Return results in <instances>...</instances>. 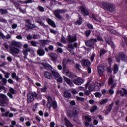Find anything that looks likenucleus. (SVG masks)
Listing matches in <instances>:
<instances>
[{"instance_id": "nucleus-1", "label": "nucleus", "mask_w": 127, "mask_h": 127, "mask_svg": "<svg viewBox=\"0 0 127 127\" xmlns=\"http://www.w3.org/2000/svg\"><path fill=\"white\" fill-rule=\"evenodd\" d=\"M47 107L49 109H51V107H53L54 109H57V102L54 100L52 99V97L51 96H47Z\"/></svg>"}, {"instance_id": "nucleus-2", "label": "nucleus", "mask_w": 127, "mask_h": 127, "mask_svg": "<svg viewBox=\"0 0 127 127\" xmlns=\"http://www.w3.org/2000/svg\"><path fill=\"white\" fill-rule=\"evenodd\" d=\"M101 4L102 6H103V7L108 11H111V12L115 11L116 6L114 4L109 2H102Z\"/></svg>"}, {"instance_id": "nucleus-3", "label": "nucleus", "mask_w": 127, "mask_h": 127, "mask_svg": "<svg viewBox=\"0 0 127 127\" xmlns=\"http://www.w3.org/2000/svg\"><path fill=\"white\" fill-rule=\"evenodd\" d=\"M67 10L65 9H58L55 10L54 11V14L59 20H64V18L60 15V13H64V12H66Z\"/></svg>"}, {"instance_id": "nucleus-4", "label": "nucleus", "mask_w": 127, "mask_h": 127, "mask_svg": "<svg viewBox=\"0 0 127 127\" xmlns=\"http://www.w3.org/2000/svg\"><path fill=\"white\" fill-rule=\"evenodd\" d=\"M116 62H120L121 59L124 62H127V56L124 53H119L118 55L116 57Z\"/></svg>"}, {"instance_id": "nucleus-5", "label": "nucleus", "mask_w": 127, "mask_h": 127, "mask_svg": "<svg viewBox=\"0 0 127 127\" xmlns=\"http://www.w3.org/2000/svg\"><path fill=\"white\" fill-rule=\"evenodd\" d=\"M80 110L78 109V108L75 107L73 108V111H69L67 112V117L68 118H72V117H75V116H77L78 114H79Z\"/></svg>"}, {"instance_id": "nucleus-6", "label": "nucleus", "mask_w": 127, "mask_h": 127, "mask_svg": "<svg viewBox=\"0 0 127 127\" xmlns=\"http://www.w3.org/2000/svg\"><path fill=\"white\" fill-rule=\"evenodd\" d=\"M38 94L35 92L29 93L27 95V102L30 103L34 101V98H37Z\"/></svg>"}, {"instance_id": "nucleus-7", "label": "nucleus", "mask_w": 127, "mask_h": 127, "mask_svg": "<svg viewBox=\"0 0 127 127\" xmlns=\"http://www.w3.org/2000/svg\"><path fill=\"white\" fill-rule=\"evenodd\" d=\"M108 85H110L111 89H114L117 86V82L115 80V77L110 75L108 80Z\"/></svg>"}, {"instance_id": "nucleus-8", "label": "nucleus", "mask_w": 127, "mask_h": 127, "mask_svg": "<svg viewBox=\"0 0 127 127\" xmlns=\"http://www.w3.org/2000/svg\"><path fill=\"white\" fill-rule=\"evenodd\" d=\"M66 40L69 42V44H72V43L77 41V37H76V36H71L70 35H69L66 37Z\"/></svg>"}, {"instance_id": "nucleus-9", "label": "nucleus", "mask_w": 127, "mask_h": 127, "mask_svg": "<svg viewBox=\"0 0 127 127\" xmlns=\"http://www.w3.org/2000/svg\"><path fill=\"white\" fill-rule=\"evenodd\" d=\"M10 53L13 56H15L16 54H19L20 52L19 49L16 47L10 48Z\"/></svg>"}, {"instance_id": "nucleus-10", "label": "nucleus", "mask_w": 127, "mask_h": 127, "mask_svg": "<svg viewBox=\"0 0 127 127\" xmlns=\"http://www.w3.org/2000/svg\"><path fill=\"white\" fill-rule=\"evenodd\" d=\"M84 120L86 122L84 123V126L85 127H89L90 126V123L92 122V117L89 115L84 116Z\"/></svg>"}, {"instance_id": "nucleus-11", "label": "nucleus", "mask_w": 127, "mask_h": 127, "mask_svg": "<svg viewBox=\"0 0 127 127\" xmlns=\"http://www.w3.org/2000/svg\"><path fill=\"white\" fill-rule=\"evenodd\" d=\"M96 42H97V39H91L90 40L87 41L85 42V44L86 46L90 47L92 46V45H94V44H95Z\"/></svg>"}, {"instance_id": "nucleus-12", "label": "nucleus", "mask_w": 127, "mask_h": 127, "mask_svg": "<svg viewBox=\"0 0 127 127\" xmlns=\"http://www.w3.org/2000/svg\"><path fill=\"white\" fill-rule=\"evenodd\" d=\"M73 83L75 85H77L78 86H80V85H82L84 83V80L82 78L78 77L76 79L73 80Z\"/></svg>"}, {"instance_id": "nucleus-13", "label": "nucleus", "mask_w": 127, "mask_h": 127, "mask_svg": "<svg viewBox=\"0 0 127 127\" xmlns=\"http://www.w3.org/2000/svg\"><path fill=\"white\" fill-rule=\"evenodd\" d=\"M49 57L51 58L52 61H56L58 59V55L54 53L49 54Z\"/></svg>"}, {"instance_id": "nucleus-14", "label": "nucleus", "mask_w": 127, "mask_h": 127, "mask_svg": "<svg viewBox=\"0 0 127 127\" xmlns=\"http://www.w3.org/2000/svg\"><path fill=\"white\" fill-rule=\"evenodd\" d=\"M98 73L100 76H102L104 74L105 71V66L103 65H99L98 67Z\"/></svg>"}, {"instance_id": "nucleus-15", "label": "nucleus", "mask_w": 127, "mask_h": 127, "mask_svg": "<svg viewBox=\"0 0 127 127\" xmlns=\"http://www.w3.org/2000/svg\"><path fill=\"white\" fill-rule=\"evenodd\" d=\"M11 45H13V46H16V47H19V48H20V47H22V44L20 43V42H17L16 41H12L11 42Z\"/></svg>"}, {"instance_id": "nucleus-16", "label": "nucleus", "mask_w": 127, "mask_h": 127, "mask_svg": "<svg viewBox=\"0 0 127 127\" xmlns=\"http://www.w3.org/2000/svg\"><path fill=\"white\" fill-rule=\"evenodd\" d=\"M52 75L53 77H55V78H58L60 77V74H59V72H58V71L56 69H53L51 70Z\"/></svg>"}, {"instance_id": "nucleus-17", "label": "nucleus", "mask_w": 127, "mask_h": 127, "mask_svg": "<svg viewBox=\"0 0 127 127\" xmlns=\"http://www.w3.org/2000/svg\"><path fill=\"white\" fill-rule=\"evenodd\" d=\"M81 64L84 66H90L91 65V62L88 60H82L81 61Z\"/></svg>"}, {"instance_id": "nucleus-18", "label": "nucleus", "mask_w": 127, "mask_h": 127, "mask_svg": "<svg viewBox=\"0 0 127 127\" xmlns=\"http://www.w3.org/2000/svg\"><path fill=\"white\" fill-rule=\"evenodd\" d=\"M44 77L45 78H47V79L51 80V79H52V74L51 73V72L46 71L44 73Z\"/></svg>"}, {"instance_id": "nucleus-19", "label": "nucleus", "mask_w": 127, "mask_h": 127, "mask_svg": "<svg viewBox=\"0 0 127 127\" xmlns=\"http://www.w3.org/2000/svg\"><path fill=\"white\" fill-rule=\"evenodd\" d=\"M64 80L66 82V84H68L70 87H74V84L72 83L70 79L65 76H64Z\"/></svg>"}, {"instance_id": "nucleus-20", "label": "nucleus", "mask_w": 127, "mask_h": 127, "mask_svg": "<svg viewBox=\"0 0 127 127\" xmlns=\"http://www.w3.org/2000/svg\"><path fill=\"white\" fill-rule=\"evenodd\" d=\"M27 22L28 24L26 25V26L29 29H32L33 28H35V25L30 23V20H27Z\"/></svg>"}, {"instance_id": "nucleus-21", "label": "nucleus", "mask_w": 127, "mask_h": 127, "mask_svg": "<svg viewBox=\"0 0 127 127\" xmlns=\"http://www.w3.org/2000/svg\"><path fill=\"white\" fill-rule=\"evenodd\" d=\"M80 9L83 15H89V12L86 9V8H85V7L81 6Z\"/></svg>"}, {"instance_id": "nucleus-22", "label": "nucleus", "mask_w": 127, "mask_h": 127, "mask_svg": "<svg viewBox=\"0 0 127 127\" xmlns=\"http://www.w3.org/2000/svg\"><path fill=\"white\" fill-rule=\"evenodd\" d=\"M64 71L65 72L67 77H69V78H72V77H73V72H71L69 69H65Z\"/></svg>"}, {"instance_id": "nucleus-23", "label": "nucleus", "mask_w": 127, "mask_h": 127, "mask_svg": "<svg viewBox=\"0 0 127 127\" xmlns=\"http://www.w3.org/2000/svg\"><path fill=\"white\" fill-rule=\"evenodd\" d=\"M37 54L39 56H44L45 55V51L44 49H40L38 50Z\"/></svg>"}, {"instance_id": "nucleus-24", "label": "nucleus", "mask_w": 127, "mask_h": 127, "mask_svg": "<svg viewBox=\"0 0 127 127\" xmlns=\"http://www.w3.org/2000/svg\"><path fill=\"white\" fill-rule=\"evenodd\" d=\"M43 65L46 70H52L53 69L52 66L48 64H43Z\"/></svg>"}, {"instance_id": "nucleus-25", "label": "nucleus", "mask_w": 127, "mask_h": 127, "mask_svg": "<svg viewBox=\"0 0 127 127\" xmlns=\"http://www.w3.org/2000/svg\"><path fill=\"white\" fill-rule=\"evenodd\" d=\"M73 49H74V47L73 46V44H68L67 50L72 54H73L74 53V52L73 51Z\"/></svg>"}, {"instance_id": "nucleus-26", "label": "nucleus", "mask_w": 127, "mask_h": 127, "mask_svg": "<svg viewBox=\"0 0 127 127\" xmlns=\"http://www.w3.org/2000/svg\"><path fill=\"white\" fill-rule=\"evenodd\" d=\"M47 21L48 23L51 25V26H53V27H56V25L55 24V23L51 19H47Z\"/></svg>"}, {"instance_id": "nucleus-27", "label": "nucleus", "mask_w": 127, "mask_h": 127, "mask_svg": "<svg viewBox=\"0 0 127 127\" xmlns=\"http://www.w3.org/2000/svg\"><path fill=\"white\" fill-rule=\"evenodd\" d=\"M113 106H114V103H111L109 107L108 108V109L105 112L106 115H109V114L111 113V111H112V109H113Z\"/></svg>"}, {"instance_id": "nucleus-28", "label": "nucleus", "mask_w": 127, "mask_h": 127, "mask_svg": "<svg viewBox=\"0 0 127 127\" xmlns=\"http://www.w3.org/2000/svg\"><path fill=\"white\" fill-rule=\"evenodd\" d=\"M51 41L48 40H42L40 41V43L42 44V45H46L49 44V43Z\"/></svg>"}, {"instance_id": "nucleus-29", "label": "nucleus", "mask_w": 127, "mask_h": 127, "mask_svg": "<svg viewBox=\"0 0 127 127\" xmlns=\"http://www.w3.org/2000/svg\"><path fill=\"white\" fill-rule=\"evenodd\" d=\"M64 121L67 127H73V125H72V124L70 123V122L69 121V120H68V119H67V118L64 119Z\"/></svg>"}, {"instance_id": "nucleus-30", "label": "nucleus", "mask_w": 127, "mask_h": 127, "mask_svg": "<svg viewBox=\"0 0 127 127\" xmlns=\"http://www.w3.org/2000/svg\"><path fill=\"white\" fill-rule=\"evenodd\" d=\"M113 72L114 74H117L119 72V66L118 64H115L114 65Z\"/></svg>"}, {"instance_id": "nucleus-31", "label": "nucleus", "mask_w": 127, "mask_h": 127, "mask_svg": "<svg viewBox=\"0 0 127 127\" xmlns=\"http://www.w3.org/2000/svg\"><path fill=\"white\" fill-rule=\"evenodd\" d=\"M74 23L76 24V25H81V24H82V18L81 17V16H79L78 19L76 22H74Z\"/></svg>"}, {"instance_id": "nucleus-32", "label": "nucleus", "mask_w": 127, "mask_h": 127, "mask_svg": "<svg viewBox=\"0 0 127 127\" xmlns=\"http://www.w3.org/2000/svg\"><path fill=\"white\" fill-rule=\"evenodd\" d=\"M64 97L67 99H69V98H71V93L67 91H65L64 93Z\"/></svg>"}, {"instance_id": "nucleus-33", "label": "nucleus", "mask_w": 127, "mask_h": 127, "mask_svg": "<svg viewBox=\"0 0 127 127\" xmlns=\"http://www.w3.org/2000/svg\"><path fill=\"white\" fill-rule=\"evenodd\" d=\"M28 52H30V49H28L27 50H23L22 51L24 56H27V55H28Z\"/></svg>"}, {"instance_id": "nucleus-34", "label": "nucleus", "mask_w": 127, "mask_h": 127, "mask_svg": "<svg viewBox=\"0 0 127 127\" xmlns=\"http://www.w3.org/2000/svg\"><path fill=\"white\" fill-rule=\"evenodd\" d=\"M1 71L2 72V73H3V74H4V77L5 78H6V79H8V78H9V72H5V71H4L3 70L1 69Z\"/></svg>"}, {"instance_id": "nucleus-35", "label": "nucleus", "mask_w": 127, "mask_h": 127, "mask_svg": "<svg viewBox=\"0 0 127 127\" xmlns=\"http://www.w3.org/2000/svg\"><path fill=\"white\" fill-rule=\"evenodd\" d=\"M0 13H1V14H6V13H7V10L5 9H2L1 8L0 9Z\"/></svg>"}, {"instance_id": "nucleus-36", "label": "nucleus", "mask_w": 127, "mask_h": 127, "mask_svg": "<svg viewBox=\"0 0 127 127\" xmlns=\"http://www.w3.org/2000/svg\"><path fill=\"white\" fill-rule=\"evenodd\" d=\"M66 65H67V61L66 60H63V70L66 69Z\"/></svg>"}, {"instance_id": "nucleus-37", "label": "nucleus", "mask_w": 127, "mask_h": 127, "mask_svg": "<svg viewBox=\"0 0 127 127\" xmlns=\"http://www.w3.org/2000/svg\"><path fill=\"white\" fill-rule=\"evenodd\" d=\"M107 52V51H106L105 49H102L100 51V57H102V56H104L105 55V54Z\"/></svg>"}, {"instance_id": "nucleus-38", "label": "nucleus", "mask_w": 127, "mask_h": 127, "mask_svg": "<svg viewBox=\"0 0 127 127\" xmlns=\"http://www.w3.org/2000/svg\"><path fill=\"white\" fill-rule=\"evenodd\" d=\"M97 109H98V107H97V106H93L90 110L91 113H94L95 111H97Z\"/></svg>"}, {"instance_id": "nucleus-39", "label": "nucleus", "mask_w": 127, "mask_h": 127, "mask_svg": "<svg viewBox=\"0 0 127 127\" xmlns=\"http://www.w3.org/2000/svg\"><path fill=\"white\" fill-rule=\"evenodd\" d=\"M8 102V100H2L1 101V106H3V107H4V106H5V105H7V102Z\"/></svg>"}, {"instance_id": "nucleus-40", "label": "nucleus", "mask_w": 127, "mask_h": 127, "mask_svg": "<svg viewBox=\"0 0 127 127\" xmlns=\"http://www.w3.org/2000/svg\"><path fill=\"white\" fill-rule=\"evenodd\" d=\"M9 111H7L5 113H2L1 116L2 117H5V118H7V117L9 116Z\"/></svg>"}, {"instance_id": "nucleus-41", "label": "nucleus", "mask_w": 127, "mask_h": 127, "mask_svg": "<svg viewBox=\"0 0 127 127\" xmlns=\"http://www.w3.org/2000/svg\"><path fill=\"white\" fill-rule=\"evenodd\" d=\"M37 9H38L39 11H41V12H44V8L42 6H38Z\"/></svg>"}, {"instance_id": "nucleus-42", "label": "nucleus", "mask_w": 127, "mask_h": 127, "mask_svg": "<svg viewBox=\"0 0 127 127\" xmlns=\"http://www.w3.org/2000/svg\"><path fill=\"white\" fill-rule=\"evenodd\" d=\"M33 39H39L40 38V35L34 34L32 36Z\"/></svg>"}, {"instance_id": "nucleus-43", "label": "nucleus", "mask_w": 127, "mask_h": 127, "mask_svg": "<svg viewBox=\"0 0 127 127\" xmlns=\"http://www.w3.org/2000/svg\"><path fill=\"white\" fill-rule=\"evenodd\" d=\"M108 103V99H103L100 102V105H104V104H106Z\"/></svg>"}, {"instance_id": "nucleus-44", "label": "nucleus", "mask_w": 127, "mask_h": 127, "mask_svg": "<svg viewBox=\"0 0 127 127\" xmlns=\"http://www.w3.org/2000/svg\"><path fill=\"white\" fill-rule=\"evenodd\" d=\"M76 98L77 101H80L81 102H83V101H85L84 98L80 97L79 96H76Z\"/></svg>"}, {"instance_id": "nucleus-45", "label": "nucleus", "mask_w": 127, "mask_h": 127, "mask_svg": "<svg viewBox=\"0 0 127 127\" xmlns=\"http://www.w3.org/2000/svg\"><path fill=\"white\" fill-rule=\"evenodd\" d=\"M31 44L32 46H34V47H37V42L34 41H31Z\"/></svg>"}, {"instance_id": "nucleus-46", "label": "nucleus", "mask_w": 127, "mask_h": 127, "mask_svg": "<svg viewBox=\"0 0 127 127\" xmlns=\"http://www.w3.org/2000/svg\"><path fill=\"white\" fill-rule=\"evenodd\" d=\"M57 81L58 82H59L60 83H63V78H62V77H61V76H59Z\"/></svg>"}, {"instance_id": "nucleus-47", "label": "nucleus", "mask_w": 127, "mask_h": 127, "mask_svg": "<svg viewBox=\"0 0 127 127\" xmlns=\"http://www.w3.org/2000/svg\"><path fill=\"white\" fill-rule=\"evenodd\" d=\"M61 41H62V43H64V44H66V43H67V41H66V39L64 37H62Z\"/></svg>"}, {"instance_id": "nucleus-48", "label": "nucleus", "mask_w": 127, "mask_h": 127, "mask_svg": "<svg viewBox=\"0 0 127 127\" xmlns=\"http://www.w3.org/2000/svg\"><path fill=\"white\" fill-rule=\"evenodd\" d=\"M1 98H2V99L3 100H4V101H7L8 100V99H7V97L6 96V95H1Z\"/></svg>"}, {"instance_id": "nucleus-49", "label": "nucleus", "mask_w": 127, "mask_h": 127, "mask_svg": "<svg viewBox=\"0 0 127 127\" xmlns=\"http://www.w3.org/2000/svg\"><path fill=\"white\" fill-rule=\"evenodd\" d=\"M1 81L2 82V85H5L7 82V80H6L5 78H3L1 79Z\"/></svg>"}, {"instance_id": "nucleus-50", "label": "nucleus", "mask_w": 127, "mask_h": 127, "mask_svg": "<svg viewBox=\"0 0 127 127\" xmlns=\"http://www.w3.org/2000/svg\"><path fill=\"white\" fill-rule=\"evenodd\" d=\"M94 95L96 98H100V97L102 96V94H101V93L100 92H96Z\"/></svg>"}, {"instance_id": "nucleus-51", "label": "nucleus", "mask_w": 127, "mask_h": 127, "mask_svg": "<svg viewBox=\"0 0 127 127\" xmlns=\"http://www.w3.org/2000/svg\"><path fill=\"white\" fill-rule=\"evenodd\" d=\"M71 92L73 95H76V94H78V91H77V90L75 89H71Z\"/></svg>"}, {"instance_id": "nucleus-52", "label": "nucleus", "mask_w": 127, "mask_h": 127, "mask_svg": "<svg viewBox=\"0 0 127 127\" xmlns=\"http://www.w3.org/2000/svg\"><path fill=\"white\" fill-rule=\"evenodd\" d=\"M106 42H107L110 45H111V46H113V47H115V44L113 43V42H110V41H107Z\"/></svg>"}, {"instance_id": "nucleus-53", "label": "nucleus", "mask_w": 127, "mask_h": 127, "mask_svg": "<svg viewBox=\"0 0 127 127\" xmlns=\"http://www.w3.org/2000/svg\"><path fill=\"white\" fill-rule=\"evenodd\" d=\"M85 34H86V36H89L90 34H91V30H86L85 31Z\"/></svg>"}, {"instance_id": "nucleus-54", "label": "nucleus", "mask_w": 127, "mask_h": 127, "mask_svg": "<svg viewBox=\"0 0 127 127\" xmlns=\"http://www.w3.org/2000/svg\"><path fill=\"white\" fill-rule=\"evenodd\" d=\"M46 91H47V87H46V86L44 88H41V91L43 93H45Z\"/></svg>"}, {"instance_id": "nucleus-55", "label": "nucleus", "mask_w": 127, "mask_h": 127, "mask_svg": "<svg viewBox=\"0 0 127 127\" xmlns=\"http://www.w3.org/2000/svg\"><path fill=\"white\" fill-rule=\"evenodd\" d=\"M75 68L77 69V70H80V69H81V65L79 64H76L75 65Z\"/></svg>"}, {"instance_id": "nucleus-56", "label": "nucleus", "mask_w": 127, "mask_h": 127, "mask_svg": "<svg viewBox=\"0 0 127 127\" xmlns=\"http://www.w3.org/2000/svg\"><path fill=\"white\" fill-rule=\"evenodd\" d=\"M23 48H24V50H27V49H30V48H28V45L27 44H25L23 45Z\"/></svg>"}, {"instance_id": "nucleus-57", "label": "nucleus", "mask_w": 127, "mask_h": 127, "mask_svg": "<svg viewBox=\"0 0 127 127\" xmlns=\"http://www.w3.org/2000/svg\"><path fill=\"white\" fill-rule=\"evenodd\" d=\"M11 38V36L9 34H7L6 36H4V39H10Z\"/></svg>"}, {"instance_id": "nucleus-58", "label": "nucleus", "mask_w": 127, "mask_h": 127, "mask_svg": "<svg viewBox=\"0 0 127 127\" xmlns=\"http://www.w3.org/2000/svg\"><path fill=\"white\" fill-rule=\"evenodd\" d=\"M91 90H86L85 91V95H86V96H89L90 95V94H91Z\"/></svg>"}, {"instance_id": "nucleus-59", "label": "nucleus", "mask_w": 127, "mask_h": 127, "mask_svg": "<svg viewBox=\"0 0 127 127\" xmlns=\"http://www.w3.org/2000/svg\"><path fill=\"white\" fill-rule=\"evenodd\" d=\"M87 26H88V28H90V29H93L94 28V27H93V25L90 23H87Z\"/></svg>"}, {"instance_id": "nucleus-60", "label": "nucleus", "mask_w": 127, "mask_h": 127, "mask_svg": "<svg viewBox=\"0 0 127 127\" xmlns=\"http://www.w3.org/2000/svg\"><path fill=\"white\" fill-rule=\"evenodd\" d=\"M31 2H32V0H26L22 2V3H31Z\"/></svg>"}, {"instance_id": "nucleus-61", "label": "nucleus", "mask_w": 127, "mask_h": 127, "mask_svg": "<svg viewBox=\"0 0 127 127\" xmlns=\"http://www.w3.org/2000/svg\"><path fill=\"white\" fill-rule=\"evenodd\" d=\"M109 94H110V95H114L115 91L112 89H110L109 90Z\"/></svg>"}, {"instance_id": "nucleus-62", "label": "nucleus", "mask_w": 127, "mask_h": 127, "mask_svg": "<svg viewBox=\"0 0 127 127\" xmlns=\"http://www.w3.org/2000/svg\"><path fill=\"white\" fill-rule=\"evenodd\" d=\"M0 39H4V35L0 32Z\"/></svg>"}, {"instance_id": "nucleus-63", "label": "nucleus", "mask_w": 127, "mask_h": 127, "mask_svg": "<svg viewBox=\"0 0 127 127\" xmlns=\"http://www.w3.org/2000/svg\"><path fill=\"white\" fill-rule=\"evenodd\" d=\"M9 92L11 93V94H14V89H13V88H10L9 89Z\"/></svg>"}, {"instance_id": "nucleus-64", "label": "nucleus", "mask_w": 127, "mask_h": 127, "mask_svg": "<svg viewBox=\"0 0 127 127\" xmlns=\"http://www.w3.org/2000/svg\"><path fill=\"white\" fill-rule=\"evenodd\" d=\"M11 27L13 29H15V28H16V27H17V24H13L11 25Z\"/></svg>"}]
</instances>
